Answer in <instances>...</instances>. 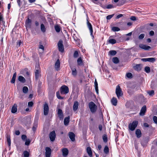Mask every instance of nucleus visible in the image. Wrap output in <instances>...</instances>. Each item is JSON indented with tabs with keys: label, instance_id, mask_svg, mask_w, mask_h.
Returning a JSON list of instances; mask_svg holds the SVG:
<instances>
[{
	"label": "nucleus",
	"instance_id": "b1692460",
	"mask_svg": "<svg viewBox=\"0 0 157 157\" xmlns=\"http://www.w3.org/2000/svg\"><path fill=\"white\" fill-rule=\"evenodd\" d=\"M87 152L90 157H91L92 156V152L91 150V148L90 147H88L87 148Z\"/></svg>",
	"mask_w": 157,
	"mask_h": 157
},
{
	"label": "nucleus",
	"instance_id": "de8ad7c7",
	"mask_svg": "<svg viewBox=\"0 0 157 157\" xmlns=\"http://www.w3.org/2000/svg\"><path fill=\"white\" fill-rule=\"evenodd\" d=\"M149 62H154L155 60V59L154 58H148Z\"/></svg>",
	"mask_w": 157,
	"mask_h": 157
},
{
	"label": "nucleus",
	"instance_id": "4d7b16f0",
	"mask_svg": "<svg viewBox=\"0 0 157 157\" xmlns=\"http://www.w3.org/2000/svg\"><path fill=\"white\" fill-rule=\"evenodd\" d=\"M17 2L19 6L20 7L22 4L21 0H17Z\"/></svg>",
	"mask_w": 157,
	"mask_h": 157
},
{
	"label": "nucleus",
	"instance_id": "5fc2aeb1",
	"mask_svg": "<svg viewBox=\"0 0 157 157\" xmlns=\"http://www.w3.org/2000/svg\"><path fill=\"white\" fill-rule=\"evenodd\" d=\"M114 14H112V15H109L107 16L106 17V19L107 20H109L111 19L114 16Z\"/></svg>",
	"mask_w": 157,
	"mask_h": 157
},
{
	"label": "nucleus",
	"instance_id": "6e6552de",
	"mask_svg": "<svg viewBox=\"0 0 157 157\" xmlns=\"http://www.w3.org/2000/svg\"><path fill=\"white\" fill-rule=\"evenodd\" d=\"M49 136L51 141H53L55 139L56 134L55 131H53L50 133Z\"/></svg>",
	"mask_w": 157,
	"mask_h": 157
},
{
	"label": "nucleus",
	"instance_id": "4468645a",
	"mask_svg": "<svg viewBox=\"0 0 157 157\" xmlns=\"http://www.w3.org/2000/svg\"><path fill=\"white\" fill-rule=\"evenodd\" d=\"M32 21L29 18L26 20L25 25L26 28H30L31 25Z\"/></svg>",
	"mask_w": 157,
	"mask_h": 157
},
{
	"label": "nucleus",
	"instance_id": "1a4fd4ad",
	"mask_svg": "<svg viewBox=\"0 0 157 157\" xmlns=\"http://www.w3.org/2000/svg\"><path fill=\"white\" fill-rule=\"evenodd\" d=\"M57 115L59 118L60 120H63L64 116L63 114V111L61 109H58Z\"/></svg>",
	"mask_w": 157,
	"mask_h": 157
},
{
	"label": "nucleus",
	"instance_id": "f257e3e1",
	"mask_svg": "<svg viewBox=\"0 0 157 157\" xmlns=\"http://www.w3.org/2000/svg\"><path fill=\"white\" fill-rule=\"evenodd\" d=\"M35 79L36 80H37L41 76L40 74V68L39 64H36L35 66Z\"/></svg>",
	"mask_w": 157,
	"mask_h": 157
},
{
	"label": "nucleus",
	"instance_id": "423d86ee",
	"mask_svg": "<svg viewBox=\"0 0 157 157\" xmlns=\"http://www.w3.org/2000/svg\"><path fill=\"white\" fill-rule=\"evenodd\" d=\"M122 91L120 86L119 85L117 86L116 88V93L118 98H119L121 96V95L122 94Z\"/></svg>",
	"mask_w": 157,
	"mask_h": 157
},
{
	"label": "nucleus",
	"instance_id": "58836bf2",
	"mask_svg": "<svg viewBox=\"0 0 157 157\" xmlns=\"http://www.w3.org/2000/svg\"><path fill=\"white\" fill-rule=\"evenodd\" d=\"M23 154L24 155V157H29V152L27 151H24Z\"/></svg>",
	"mask_w": 157,
	"mask_h": 157
},
{
	"label": "nucleus",
	"instance_id": "aec40b11",
	"mask_svg": "<svg viewBox=\"0 0 157 157\" xmlns=\"http://www.w3.org/2000/svg\"><path fill=\"white\" fill-rule=\"evenodd\" d=\"M71 69L72 71V74L73 76L75 77H76L77 75V72L75 68L71 67Z\"/></svg>",
	"mask_w": 157,
	"mask_h": 157
},
{
	"label": "nucleus",
	"instance_id": "c85d7f7f",
	"mask_svg": "<svg viewBox=\"0 0 157 157\" xmlns=\"http://www.w3.org/2000/svg\"><path fill=\"white\" fill-rule=\"evenodd\" d=\"M16 77V73H15L13 76V77L11 79V83H14L15 82V79Z\"/></svg>",
	"mask_w": 157,
	"mask_h": 157
},
{
	"label": "nucleus",
	"instance_id": "338daca9",
	"mask_svg": "<svg viewBox=\"0 0 157 157\" xmlns=\"http://www.w3.org/2000/svg\"><path fill=\"white\" fill-rule=\"evenodd\" d=\"M154 34V32L153 31H151L149 33V34L151 36H153Z\"/></svg>",
	"mask_w": 157,
	"mask_h": 157
},
{
	"label": "nucleus",
	"instance_id": "a211bd4d",
	"mask_svg": "<svg viewBox=\"0 0 157 157\" xmlns=\"http://www.w3.org/2000/svg\"><path fill=\"white\" fill-rule=\"evenodd\" d=\"M135 133L137 138H140L141 136L142 133L140 129H137Z\"/></svg>",
	"mask_w": 157,
	"mask_h": 157
},
{
	"label": "nucleus",
	"instance_id": "473e14b6",
	"mask_svg": "<svg viewBox=\"0 0 157 157\" xmlns=\"http://www.w3.org/2000/svg\"><path fill=\"white\" fill-rule=\"evenodd\" d=\"M40 29L42 32L44 33L46 31V29L44 25L43 24H42L40 26Z\"/></svg>",
	"mask_w": 157,
	"mask_h": 157
},
{
	"label": "nucleus",
	"instance_id": "8fccbe9b",
	"mask_svg": "<svg viewBox=\"0 0 157 157\" xmlns=\"http://www.w3.org/2000/svg\"><path fill=\"white\" fill-rule=\"evenodd\" d=\"M24 94H23L22 93H20L19 94V98H20L22 99V100H23L24 99Z\"/></svg>",
	"mask_w": 157,
	"mask_h": 157
},
{
	"label": "nucleus",
	"instance_id": "c9c22d12",
	"mask_svg": "<svg viewBox=\"0 0 157 157\" xmlns=\"http://www.w3.org/2000/svg\"><path fill=\"white\" fill-rule=\"evenodd\" d=\"M117 53V52L115 50H111L109 52V54L112 56H114Z\"/></svg>",
	"mask_w": 157,
	"mask_h": 157
},
{
	"label": "nucleus",
	"instance_id": "cd10ccee",
	"mask_svg": "<svg viewBox=\"0 0 157 157\" xmlns=\"http://www.w3.org/2000/svg\"><path fill=\"white\" fill-rule=\"evenodd\" d=\"M94 85H95V90L96 91L97 93V94H98V83H97V81L96 79L95 80Z\"/></svg>",
	"mask_w": 157,
	"mask_h": 157
},
{
	"label": "nucleus",
	"instance_id": "7ed1b4c3",
	"mask_svg": "<svg viewBox=\"0 0 157 157\" xmlns=\"http://www.w3.org/2000/svg\"><path fill=\"white\" fill-rule=\"evenodd\" d=\"M60 91L61 95L65 94L68 92L69 89L68 86L63 85L60 87Z\"/></svg>",
	"mask_w": 157,
	"mask_h": 157
},
{
	"label": "nucleus",
	"instance_id": "72a5a7b5",
	"mask_svg": "<svg viewBox=\"0 0 157 157\" xmlns=\"http://www.w3.org/2000/svg\"><path fill=\"white\" fill-rule=\"evenodd\" d=\"M7 141L9 146L11 145V140L10 136L9 135H7Z\"/></svg>",
	"mask_w": 157,
	"mask_h": 157
},
{
	"label": "nucleus",
	"instance_id": "79ce46f5",
	"mask_svg": "<svg viewBox=\"0 0 157 157\" xmlns=\"http://www.w3.org/2000/svg\"><path fill=\"white\" fill-rule=\"evenodd\" d=\"M112 30L114 32H116L119 31L120 29L118 27H113L112 28Z\"/></svg>",
	"mask_w": 157,
	"mask_h": 157
},
{
	"label": "nucleus",
	"instance_id": "ea45409f",
	"mask_svg": "<svg viewBox=\"0 0 157 157\" xmlns=\"http://www.w3.org/2000/svg\"><path fill=\"white\" fill-rule=\"evenodd\" d=\"M78 56V51H75L73 54V57L75 58H77Z\"/></svg>",
	"mask_w": 157,
	"mask_h": 157
},
{
	"label": "nucleus",
	"instance_id": "7c9ffc66",
	"mask_svg": "<svg viewBox=\"0 0 157 157\" xmlns=\"http://www.w3.org/2000/svg\"><path fill=\"white\" fill-rule=\"evenodd\" d=\"M113 62L115 64H117L119 63V61L118 58L117 57H115L113 58Z\"/></svg>",
	"mask_w": 157,
	"mask_h": 157
},
{
	"label": "nucleus",
	"instance_id": "393cba45",
	"mask_svg": "<svg viewBox=\"0 0 157 157\" xmlns=\"http://www.w3.org/2000/svg\"><path fill=\"white\" fill-rule=\"evenodd\" d=\"M60 63L59 60L58 59L56 61L55 64V68L57 70H58V69L60 67Z\"/></svg>",
	"mask_w": 157,
	"mask_h": 157
},
{
	"label": "nucleus",
	"instance_id": "f8f14e48",
	"mask_svg": "<svg viewBox=\"0 0 157 157\" xmlns=\"http://www.w3.org/2000/svg\"><path fill=\"white\" fill-rule=\"evenodd\" d=\"M134 69L137 71H140L142 68V65L140 64H136L133 67Z\"/></svg>",
	"mask_w": 157,
	"mask_h": 157
},
{
	"label": "nucleus",
	"instance_id": "f3484780",
	"mask_svg": "<svg viewBox=\"0 0 157 157\" xmlns=\"http://www.w3.org/2000/svg\"><path fill=\"white\" fill-rule=\"evenodd\" d=\"M62 155L64 157L67 156L68 153V151L67 148H63L62 149Z\"/></svg>",
	"mask_w": 157,
	"mask_h": 157
},
{
	"label": "nucleus",
	"instance_id": "e433bc0d",
	"mask_svg": "<svg viewBox=\"0 0 157 157\" xmlns=\"http://www.w3.org/2000/svg\"><path fill=\"white\" fill-rule=\"evenodd\" d=\"M104 152L105 154H108L109 152V149L107 146H105V147L104 150Z\"/></svg>",
	"mask_w": 157,
	"mask_h": 157
},
{
	"label": "nucleus",
	"instance_id": "0eeeda50",
	"mask_svg": "<svg viewBox=\"0 0 157 157\" xmlns=\"http://www.w3.org/2000/svg\"><path fill=\"white\" fill-rule=\"evenodd\" d=\"M87 27L88 28L90 31V35L91 36H92L93 38H94V36L93 34V30L92 26L91 24V23L89 22L88 21V18H87Z\"/></svg>",
	"mask_w": 157,
	"mask_h": 157
},
{
	"label": "nucleus",
	"instance_id": "dca6fc26",
	"mask_svg": "<svg viewBox=\"0 0 157 157\" xmlns=\"http://www.w3.org/2000/svg\"><path fill=\"white\" fill-rule=\"evenodd\" d=\"M148 138H145L142 140L141 142V144L143 147H145L148 143Z\"/></svg>",
	"mask_w": 157,
	"mask_h": 157
},
{
	"label": "nucleus",
	"instance_id": "603ef678",
	"mask_svg": "<svg viewBox=\"0 0 157 157\" xmlns=\"http://www.w3.org/2000/svg\"><path fill=\"white\" fill-rule=\"evenodd\" d=\"M145 34H141L139 36V39L140 40L142 39L144 37Z\"/></svg>",
	"mask_w": 157,
	"mask_h": 157
},
{
	"label": "nucleus",
	"instance_id": "6e6d98bb",
	"mask_svg": "<svg viewBox=\"0 0 157 157\" xmlns=\"http://www.w3.org/2000/svg\"><path fill=\"white\" fill-rule=\"evenodd\" d=\"M153 120L155 123L157 124V117L156 116H154L153 117Z\"/></svg>",
	"mask_w": 157,
	"mask_h": 157
},
{
	"label": "nucleus",
	"instance_id": "c03bdc74",
	"mask_svg": "<svg viewBox=\"0 0 157 157\" xmlns=\"http://www.w3.org/2000/svg\"><path fill=\"white\" fill-rule=\"evenodd\" d=\"M55 28L56 31L57 32H59L60 31V28L58 25L55 26Z\"/></svg>",
	"mask_w": 157,
	"mask_h": 157
},
{
	"label": "nucleus",
	"instance_id": "bf43d9fd",
	"mask_svg": "<svg viewBox=\"0 0 157 157\" xmlns=\"http://www.w3.org/2000/svg\"><path fill=\"white\" fill-rule=\"evenodd\" d=\"M26 138L27 136L25 135H22L21 136V139L23 140H25L26 139Z\"/></svg>",
	"mask_w": 157,
	"mask_h": 157
},
{
	"label": "nucleus",
	"instance_id": "4be33fe9",
	"mask_svg": "<svg viewBox=\"0 0 157 157\" xmlns=\"http://www.w3.org/2000/svg\"><path fill=\"white\" fill-rule=\"evenodd\" d=\"M78 101H75L73 105V109L74 111H76L78 108Z\"/></svg>",
	"mask_w": 157,
	"mask_h": 157
},
{
	"label": "nucleus",
	"instance_id": "13d9d810",
	"mask_svg": "<svg viewBox=\"0 0 157 157\" xmlns=\"http://www.w3.org/2000/svg\"><path fill=\"white\" fill-rule=\"evenodd\" d=\"M127 77L128 78H132V75L131 73H128L126 74Z\"/></svg>",
	"mask_w": 157,
	"mask_h": 157
},
{
	"label": "nucleus",
	"instance_id": "20e7f679",
	"mask_svg": "<svg viewBox=\"0 0 157 157\" xmlns=\"http://www.w3.org/2000/svg\"><path fill=\"white\" fill-rule=\"evenodd\" d=\"M138 122L136 121H133L132 123H130L128 125V128L132 131H134L136 127Z\"/></svg>",
	"mask_w": 157,
	"mask_h": 157
},
{
	"label": "nucleus",
	"instance_id": "6ab92c4d",
	"mask_svg": "<svg viewBox=\"0 0 157 157\" xmlns=\"http://www.w3.org/2000/svg\"><path fill=\"white\" fill-rule=\"evenodd\" d=\"M111 102L113 105L116 106L117 102V99L116 98L113 97L111 100Z\"/></svg>",
	"mask_w": 157,
	"mask_h": 157
},
{
	"label": "nucleus",
	"instance_id": "4c0bfd02",
	"mask_svg": "<svg viewBox=\"0 0 157 157\" xmlns=\"http://www.w3.org/2000/svg\"><path fill=\"white\" fill-rule=\"evenodd\" d=\"M147 93L151 96H153L154 94V90H151L148 91Z\"/></svg>",
	"mask_w": 157,
	"mask_h": 157
},
{
	"label": "nucleus",
	"instance_id": "864d4df0",
	"mask_svg": "<svg viewBox=\"0 0 157 157\" xmlns=\"http://www.w3.org/2000/svg\"><path fill=\"white\" fill-rule=\"evenodd\" d=\"M113 8V5L112 4L108 5L106 7V8L107 9H111Z\"/></svg>",
	"mask_w": 157,
	"mask_h": 157
},
{
	"label": "nucleus",
	"instance_id": "c756f323",
	"mask_svg": "<svg viewBox=\"0 0 157 157\" xmlns=\"http://www.w3.org/2000/svg\"><path fill=\"white\" fill-rule=\"evenodd\" d=\"M18 79L20 82L22 83H24L25 82V79L21 76H20L18 77Z\"/></svg>",
	"mask_w": 157,
	"mask_h": 157
},
{
	"label": "nucleus",
	"instance_id": "09e8293b",
	"mask_svg": "<svg viewBox=\"0 0 157 157\" xmlns=\"http://www.w3.org/2000/svg\"><path fill=\"white\" fill-rule=\"evenodd\" d=\"M30 143V141L29 139H27L26 140L25 142V144L26 145H29Z\"/></svg>",
	"mask_w": 157,
	"mask_h": 157
},
{
	"label": "nucleus",
	"instance_id": "680f3d73",
	"mask_svg": "<svg viewBox=\"0 0 157 157\" xmlns=\"http://www.w3.org/2000/svg\"><path fill=\"white\" fill-rule=\"evenodd\" d=\"M49 110H44V113L45 115H48Z\"/></svg>",
	"mask_w": 157,
	"mask_h": 157
},
{
	"label": "nucleus",
	"instance_id": "ddd939ff",
	"mask_svg": "<svg viewBox=\"0 0 157 157\" xmlns=\"http://www.w3.org/2000/svg\"><path fill=\"white\" fill-rule=\"evenodd\" d=\"M75 134L73 132H69V138L72 142H74L75 141Z\"/></svg>",
	"mask_w": 157,
	"mask_h": 157
},
{
	"label": "nucleus",
	"instance_id": "49530a36",
	"mask_svg": "<svg viewBox=\"0 0 157 157\" xmlns=\"http://www.w3.org/2000/svg\"><path fill=\"white\" fill-rule=\"evenodd\" d=\"M56 96L57 98L59 99H62L63 98L61 97L60 95V93L59 91L56 92Z\"/></svg>",
	"mask_w": 157,
	"mask_h": 157
},
{
	"label": "nucleus",
	"instance_id": "e2e57ef3",
	"mask_svg": "<svg viewBox=\"0 0 157 157\" xmlns=\"http://www.w3.org/2000/svg\"><path fill=\"white\" fill-rule=\"evenodd\" d=\"M22 43L21 41L20 40H19L18 42H17V47H19L21 44Z\"/></svg>",
	"mask_w": 157,
	"mask_h": 157
},
{
	"label": "nucleus",
	"instance_id": "9d476101",
	"mask_svg": "<svg viewBox=\"0 0 157 157\" xmlns=\"http://www.w3.org/2000/svg\"><path fill=\"white\" fill-rule=\"evenodd\" d=\"M45 157H50L51 153V150L50 148L49 147H46L45 148Z\"/></svg>",
	"mask_w": 157,
	"mask_h": 157
},
{
	"label": "nucleus",
	"instance_id": "774afa93",
	"mask_svg": "<svg viewBox=\"0 0 157 157\" xmlns=\"http://www.w3.org/2000/svg\"><path fill=\"white\" fill-rule=\"evenodd\" d=\"M130 19L132 21H135L136 20V17L135 16H132Z\"/></svg>",
	"mask_w": 157,
	"mask_h": 157
},
{
	"label": "nucleus",
	"instance_id": "9b49d317",
	"mask_svg": "<svg viewBox=\"0 0 157 157\" xmlns=\"http://www.w3.org/2000/svg\"><path fill=\"white\" fill-rule=\"evenodd\" d=\"M146 111V105H144L141 108L140 112L139 113L141 116H143L144 115Z\"/></svg>",
	"mask_w": 157,
	"mask_h": 157
},
{
	"label": "nucleus",
	"instance_id": "a878e982",
	"mask_svg": "<svg viewBox=\"0 0 157 157\" xmlns=\"http://www.w3.org/2000/svg\"><path fill=\"white\" fill-rule=\"evenodd\" d=\"M77 63L78 66H82V61L81 57L78 58L77 60Z\"/></svg>",
	"mask_w": 157,
	"mask_h": 157
},
{
	"label": "nucleus",
	"instance_id": "0e129e2a",
	"mask_svg": "<svg viewBox=\"0 0 157 157\" xmlns=\"http://www.w3.org/2000/svg\"><path fill=\"white\" fill-rule=\"evenodd\" d=\"M73 38L74 40L76 42H79V40H78L76 36H73Z\"/></svg>",
	"mask_w": 157,
	"mask_h": 157
},
{
	"label": "nucleus",
	"instance_id": "f704fd0d",
	"mask_svg": "<svg viewBox=\"0 0 157 157\" xmlns=\"http://www.w3.org/2000/svg\"><path fill=\"white\" fill-rule=\"evenodd\" d=\"M108 42L109 43L112 44H114L116 43V40L114 39H110L108 40Z\"/></svg>",
	"mask_w": 157,
	"mask_h": 157
},
{
	"label": "nucleus",
	"instance_id": "3c124183",
	"mask_svg": "<svg viewBox=\"0 0 157 157\" xmlns=\"http://www.w3.org/2000/svg\"><path fill=\"white\" fill-rule=\"evenodd\" d=\"M33 103L32 101H29L28 103V106L29 107H32L33 106Z\"/></svg>",
	"mask_w": 157,
	"mask_h": 157
},
{
	"label": "nucleus",
	"instance_id": "bb28decb",
	"mask_svg": "<svg viewBox=\"0 0 157 157\" xmlns=\"http://www.w3.org/2000/svg\"><path fill=\"white\" fill-rule=\"evenodd\" d=\"M64 124L66 126H67L69 123V116L66 117L64 120Z\"/></svg>",
	"mask_w": 157,
	"mask_h": 157
},
{
	"label": "nucleus",
	"instance_id": "a18cd8bd",
	"mask_svg": "<svg viewBox=\"0 0 157 157\" xmlns=\"http://www.w3.org/2000/svg\"><path fill=\"white\" fill-rule=\"evenodd\" d=\"M44 110H49V108L48 104H45L44 106Z\"/></svg>",
	"mask_w": 157,
	"mask_h": 157
},
{
	"label": "nucleus",
	"instance_id": "2f4dec72",
	"mask_svg": "<svg viewBox=\"0 0 157 157\" xmlns=\"http://www.w3.org/2000/svg\"><path fill=\"white\" fill-rule=\"evenodd\" d=\"M23 92L24 93L27 94L28 91V88L27 87L24 86L23 87L22 89Z\"/></svg>",
	"mask_w": 157,
	"mask_h": 157
},
{
	"label": "nucleus",
	"instance_id": "39448f33",
	"mask_svg": "<svg viewBox=\"0 0 157 157\" xmlns=\"http://www.w3.org/2000/svg\"><path fill=\"white\" fill-rule=\"evenodd\" d=\"M58 49L59 52H63L64 51V46L63 44V41L60 40L57 44Z\"/></svg>",
	"mask_w": 157,
	"mask_h": 157
},
{
	"label": "nucleus",
	"instance_id": "37998d69",
	"mask_svg": "<svg viewBox=\"0 0 157 157\" xmlns=\"http://www.w3.org/2000/svg\"><path fill=\"white\" fill-rule=\"evenodd\" d=\"M103 139V141L105 142H106L107 141V138L106 135L104 134L102 136Z\"/></svg>",
	"mask_w": 157,
	"mask_h": 157
},
{
	"label": "nucleus",
	"instance_id": "052dcab7",
	"mask_svg": "<svg viewBox=\"0 0 157 157\" xmlns=\"http://www.w3.org/2000/svg\"><path fill=\"white\" fill-rule=\"evenodd\" d=\"M141 60L143 62H149L148 58H142Z\"/></svg>",
	"mask_w": 157,
	"mask_h": 157
},
{
	"label": "nucleus",
	"instance_id": "412c9836",
	"mask_svg": "<svg viewBox=\"0 0 157 157\" xmlns=\"http://www.w3.org/2000/svg\"><path fill=\"white\" fill-rule=\"evenodd\" d=\"M17 105L14 104L13 106L11 109V112L12 113H14L17 112Z\"/></svg>",
	"mask_w": 157,
	"mask_h": 157
},
{
	"label": "nucleus",
	"instance_id": "f03ea898",
	"mask_svg": "<svg viewBox=\"0 0 157 157\" xmlns=\"http://www.w3.org/2000/svg\"><path fill=\"white\" fill-rule=\"evenodd\" d=\"M89 107L90 111L93 113H95L97 109V106L93 102L91 101L89 103Z\"/></svg>",
	"mask_w": 157,
	"mask_h": 157
},
{
	"label": "nucleus",
	"instance_id": "5701e85b",
	"mask_svg": "<svg viewBox=\"0 0 157 157\" xmlns=\"http://www.w3.org/2000/svg\"><path fill=\"white\" fill-rule=\"evenodd\" d=\"M38 122L37 121H35L33 124V126L32 128V130L35 132L36 130V128L37 127Z\"/></svg>",
	"mask_w": 157,
	"mask_h": 157
},
{
	"label": "nucleus",
	"instance_id": "69168bd1",
	"mask_svg": "<svg viewBox=\"0 0 157 157\" xmlns=\"http://www.w3.org/2000/svg\"><path fill=\"white\" fill-rule=\"evenodd\" d=\"M39 48L42 49L43 50L44 49V47L42 45H39Z\"/></svg>",
	"mask_w": 157,
	"mask_h": 157
},
{
	"label": "nucleus",
	"instance_id": "a19ab883",
	"mask_svg": "<svg viewBox=\"0 0 157 157\" xmlns=\"http://www.w3.org/2000/svg\"><path fill=\"white\" fill-rule=\"evenodd\" d=\"M145 71L147 73H149L150 72V69L149 67L147 66L145 67Z\"/></svg>",
	"mask_w": 157,
	"mask_h": 157
},
{
	"label": "nucleus",
	"instance_id": "2eb2a0df",
	"mask_svg": "<svg viewBox=\"0 0 157 157\" xmlns=\"http://www.w3.org/2000/svg\"><path fill=\"white\" fill-rule=\"evenodd\" d=\"M139 46L140 48L144 49L145 50H148L151 48V47L150 46L142 44H140Z\"/></svg>",
	"mask_w": 157,
	"mask_h": 157
}]
</instances>
